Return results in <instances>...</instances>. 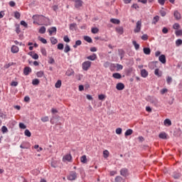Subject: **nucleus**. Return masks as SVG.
I'll return each instance as SVG.
<instances>
[{
    "label": "nucleus",
    "instance_id": "f257e3e1",
    "mask_svg": "<svg viewBox=\"0 0 182 182\" xmlns=\"http://www.w3.org/2000/svg\"><path fill=\"white\" fill-rule=\"evenodd\" d=\"M68 180L70 181H73L77 178V173L75 171H72L70 172L69 175L67 177Z\"/></svg>",
    "mask_w": 182,
    "mask_h": 182
},
{
    "label": "nucleus",
    "instance_id": "f03ea898",
    "mask_svg": "<svg viewBox=\"0 0 182 182\" xmlns=\"http://www.w3.org/2000/svg\"><path fill=\"white\" fill-rule=\"evenodd\" d=\"M82 66L83 70H89V68H90V66H92V62L85 61L84 63H82Z\"/></svg>",
    "mask_w": 182,
    "mask_h": 182
},
{
    "label": "nucleus",
    "instance_id": "7ed1b4c3",
    "mask_svg": "<svg viewBox=\"0 0 182 182\" xmlns=\"http://www.w3.org/2000/svg\"><path fill=\"white\" fill-rule=\"evenodd\" d=\"M141 30V21H138L136 22V28H134V32L135 33H139V32H140Z\"/></svg>",
    "mask_w": 182,
    "mask_h": 182
},
{
    "label": "nucleus",
    "instance_id": "20e7f679",
    "mask_svg": "<svg viewBox=\"0 0 182 182\" xmlns=\"http://www.w3.org/2000/svg\"><path fill=\"white\" fill-rule=\"evenodd\" d=\"M120 175L123 177H127L129 176V169L123 168L120 170Z\"/></svg>",
    "mask_w": 182,
    "mask_h": 182
},
{
    "label": "nucleus",
    "instance_id": "39448f33",
    "mask_svg": "<svg viewBox=\"0 0 182 182\" xmlns=\"http://www.w3.org/2000/svg\"><path fill=\"white\" fill-rule=\"evenodd\" d=\"M63 161H72V154H68L63 157Z\"/></svg>",
    "mask_w": 182,
    "mask_h": 182
},
{
    "label": "nucleus",
    "instance_id": "423d86ee",
    "mask_svg": "<svg viewBox=\"0 0 182 182\" xmlns=\"http://www.w3.org/2000/svg\"><path fill=\"white\" fill-rule=\"evenodd\" d=\"M29 73H32V68H31L30 67L24 68L23 75H25V76H28V75H29Z\"/></svg>",
    "mask_w": 182,
    "mask_h": 182
},
{
    "label": "nucleus",
    "instance_id": "0eeeda50",
    "mask_svg": "<svg viewBox=\"0 0 182 182\" xmlns=\"http://www.w3.org/2000/svg\"><path fill=\"white\" fill-rule=\"evenodd\" d=\"M173 16L176 21H180V19H181V14L180 12H178V11H175L173 12Z\"/></svg>",
    "mask_w": 182,
    "mask_h": 182
},
{
    "label": "nucleus",
    "instance_id": "6e6552de",
    "mask_svg": "<svg viewBox=\"0 0 182 182\" xmlns=\"http://www.w3.org/2000/svg\"><path fill=\"white\" fill-rule=\"evenodd\" d=\"M56 31H57L56 27H51L48 29V32H49L50 36H52V35H53V33H55V35Z\"/></svg>",
    "mask_w": 182,
    "mask_h": 182
},
{
    "label": "nucleus",
    "instance_id": "1a4fd4ad",
    "mask_svg": "<svg viewBox=\"0 0 182 182\" xmlns=\"http://www.w3.org/2000/svg\"><path fill=\"white\" fill-rule=\"evenodd\" d=\"M159 62H161V63H163V64L166 63V55L164 54L161 55L159 57Z\"/></svg>",
    "mask_w": 182,
    "mask_h": 182
},
{
    "label": "nucleus",
    "instance_id": "9d476101",
    "mask_svg": "<svg viewBox=\"0 0 182 182\" xmlns=\"http://www.w3.org/2000/svg\"><path fill=\"white\" fill-rule=\"evenodd\" d=\"M116 89L117 90H123V89H124V84H123L122 82L117 83L116 85Z\"/></svg>",
    "mask_w": 182,
    "mask_h": 182
},
{
    "label": "nucleus",
    "instance_id": "9b49d317",
    "mask_svg": "<svg viewBox=\"0 0 182 182\" xmlns=\"http://www.w3.org/2000/svg\"><path fill=\"white\" fill-rule=\"evenodd\" d=\"M75 6L77 9L80 8V6L83 5V1H82V0H75Z\"/></svg>",
    "mask_w": 182,
    "mask_h": 182
},
{
    "label": "nucleus",
    "instance_id": "f8f14e48",
    "mask_svg": "<svg viewBox=\"0 0 182 182\" xmlns=\"http://www.w3.org/2000/svg\"><path fill=\"white\" fill-rule=\"evenodd\" d=\"M141 77H147V76H149V72H147L146 69L141 70Z\"/></svg>",
    "mask_w": 182,
    "mask_h": 182
},
{
    "label": "nucleus",
    "instance_id": "ddd939ff",
    "mask_svg": "<svg viewBox=\"0 0 182 182\" xmlns=\"http://www.w3.org/2000/svg\"><path fill=\"white\" fill-rule=\"evenodd\" d=\"M116 32L119 33V35H123L124 31L122 26H119L116 28Z\"/></svg>",
    "mask_w": 182,
    "mask_h": 182
},
{
    "label": "nucleus",
    "instance_id": "4468645a",
    "mask_svg": "<svg viewBox=\"0 0 182 182\" xmlns=\"http://www.w3.org/2000/svg\"><path fill=\"white\" fill-rule=\"evenodd\" d=\"M11 50L12 53H18L19 52V48L16 46H13Z\"/></svg>",
    "mask_w": 182,
    "mask_h": 182
},
{
    "label": "nucleus",
    "instance_id": "2eb2a0df",
    "mask_svg": "<svg viewBox=\"0 0 182 182\" xmlns=\"http://www.w3.org/2000/svg\"><path fill=\"white\" fill-rule=\"evenodd\" d=\"M172 177H173V178L175 179H178L180 178V177H181V173L179 172L175 171L173 173Z\"/></svg>",
    "mask_w": 182,
    "mask_h": 182
},
{
    "label": "nucleus",
    "instance_id": "dca6fc26",
    "mask_svg": "<svg viewBox=\"0 0 182 182\" xmlns=\"http://www.w3.org/2000/svg\"><path fill=\"white\" fill-rule=\"evenodd\" d=\"M97 58V55L95 53L87 57V59H88V60H96Z\"/></svg>",
    "mask_w": 182,
    "mask_h": 182
},
{
    "label": "nucleus",
    "instance_id": "f3484780",
    "mask_svg": "<svg viewBox=\"0 0 182 182\" xmlns=\"http://www.w3.org/2000/svg\"><path fill=\"white\" fill-rule=\"evenodd\" d=\"M154 75L157 76L158 77H161L162 73L160 71V69L156 68L154 70Z\"/></svg>",
    "mask_w": 182,
    "mask_h": 182
},
{
    "label": "nucleus",
    "instance_id": "a211bd4d",
    "mask_svg": "<svg viewBox=\"0 0 182 182\" xmlns=\"http://www.w3.org/2000/svg\"><path fill=\"white\" fill-rule=\"evenodd\" d=\"M65 75L67 76H73L75 75V71L73 69L68 70Z\"/></svg>",
    "mask_w": 182,
    "mask_h": 182
},
{
    "label": "nucleus",
    "instance_id": "6ab92c4d",
    "mask_svg": "<svg viewBox=\"0 0 182 182\" xmlns=\"http://www.w3.org/2000/svg\"><path fill=\"white\" fill-rule=\"evenodd\" d=\"M164 126H166L168 127L171 126V120H170L169 119H166L164 121Z\"/></svg>",
    "mask_w": 182,
    "mask_h": 182
},
{
    "label": "nucleus",
    "instance_id": "aec40b11",
    "mask_svg": "<svg viewBox=\"0 0 182 182\" xmlns=\"http://www.w3.org/2000/svg\"><path fill=\"white\" fill-rule=\"evenodd\" d=\"M132 134H133V129H127L124 133L126 137H127V136H132Z\"/></svg>",
    "mask_w": 182,
    "mask_h": 182
},
{
    "label": "nucleus",
    "instance_id": "412c9836",
    "mask_svg": "<svg viewBox=\"0 0 182 182\" xmlns=\"http://www.w3.org/2000/svg\"><path fill=\"white\" fill-rule=\"evenodd\" d=\"M159 139H163V140H166L167 139V134L166 132H161L159 135Z\"/></svg>",
    "mask_w": 182,
    "mask_h": 182
},
{
    "label": "nucleus",
    "instance_id": "4be33fe9",
    "mask_svg": "<svg viewBox=\"0 0 182 182\" xmlns=\"http://www.w3.org/2000/svg\"><path fill=\"white\" fill-rule=\"evenodd\" d=\"M143 50L145 55H150L151 53V50L149 48H144Z\"/></svg>",
    "mask_w": 182,
    "mask_h": 182
},
{
    "label": "nucleus",
    "instance_id": "5701e85b",
    "mask_svg": "<svg viewBox=\"0 0 182 182\" xmlns=\"http://www.w3.org/2000/svg\"><path fill=\"white\" fill-rule=\"evenodd\" d=\"M110 22H112V23H114L115 25H119V23H120V20L117 18H111Z\"/></svg>",
    "mask_w": 182,
    "mask_h": 182
},
{
    "label": "nucleus",
    "instance_id": "b1692460",
    "mask_svg": "<svg viewBox=\"0 0 182 182\" xmlns=\"http://www.w3.org/2000/svg\"><path fill=\"white\" fill-rule=\"evenodd\" d=\"M112 77L114 79H122V75L119 73H115L112 75Z\"/></svg>",
    "mask_w": 182,
    "mask_h": 182
},
{
    "label": "nucleus",
    "instance_id": "393cba45",
    "mask_svg": "<svg viewBox=\"0 0 182 182\" xmlns=\"http://www.w3.org/2000/svg\"><path fill=\"white\" fill-rule=\"evenodd\" d=\"M160 20V17L159 16H156L154 17V19L152 21V24L156 25L157 23V21Z\"/></svg>",
    "mask_w": 182,
    "mask_h": 182
},
{
    "label": "nucleus",
    "instance_id": "a878e982",
    "mask_svg": "<svg viewBox=\"0 0 182 182\" xmlns=\"http://www.w3.org/2000/svg\"><path fill=\"white\" fill-rule=\"evenodd\" d=\"M80 45H82V41L77 40L75 41V44L73 46V48L76 49V48H77L78 46H80Z\"/></svg>",
    "mask_w": 182,
    "mask_h": 182
},
{
    "label": "nucleus",
    "instance_id": "bb28decb",
    "mask_svg": "<svg viewBox=\"0 0 182 182\" xmlns=\"http://www.w3.org/2000/svg\"><path fill=\"white\" fill-rule=\"evenodd\" d=\"M132 43L135 48V50H139V49L140 48V45H139V43H137V42L136 41H132Z\"/></svg>",
    "mask_w": 182,
    "mask_h": 182
},
{
    "label": "nucleus",
    "instance_id": "cd10ccee",
    "mask_svg": "<svg viewBox=\"0 0 182 182\" xmlns=\"http://www.w3.org/2000/svg\"><path fill=\"white\" fill-rule=\"evenodd\" d=\"M55 86V87H56L57 89H59V88L62 86V80H58L56 82Z\"/></svg>",
    "mask_w": 182,
    "mask_h": 182
},
{
    "label": "nucleus",
    "instance_id": "c85d7f7f",
    "mask_svg": "<svg viewBox=\"0 0 182 182\" xmlns=\"http://www.w3.org/2000/svg\"><path fill=\"white\" fill-rule=\"evenodd\" d=\"M84 40H85L86 42H88V43H92V38L87 36H84Z\"/></svg>",
    "mask_w": 182,
    "mask_h": 182
},
{
    "label": "nucleus",
    "instance_id": "c756f323",
    "mask_svg": "<svg viewBox=\"0 0 182 182\" xmlns=\"http://www.w3.org/2000/svg\"><path fill=\"white\" fill-rule=\"evenodd\" d=\"M29 55L31 56V58H33V59H39V55H38V53H34L32 55V53H29Z\"/></svg>",
    "mask_w": 182,
    "mask_h": 182
},
{
    "label": "nucleus",
    "instance_id": "7c9ffc66",
    "mask_svg": "<svg viewBox=\"0 0 182 182\" xmlns=\"http://www.w3.org/2000/svg\"><path fill=\"white\" fill-rule=\"evenodd\" d=\"M39 33H45L46 32V28L45 26H42L40 28L39 31H38Z\"/></svg>",
    "mask_w": 182,
    "mask_h": 182
},
{
    "label": "nucleus",
    "instance_id": "2f4dec72",
    "mask_svg": "<svg viewBox=\"0 0 182 182\" xmlns=\"http://www.w3.org/2000/svg\"><path fill=\"white\" fill-rule=\"evenodd\" d=\"M68 52H70V46L68 44L65 45L64 53H68Z\"/></svg>",
    "mask_w": 182,
    "mask_h": 182
},
{
    "label": "nucleus",
    "instance_id": "473e14b6",
    "mask_svg": "<svg viewBox=\"0 0 182 182\" xmlns=\"http://www.w3.org/2000/svg\"><path fill=\"white\" fill-rule=\"evenodd\" d=\"M24 134L27 137H31V136H32V134L31 133V131H29V129H26L24 132Z\"/></svg>",
    "mask_w": 182,
    "mask_h": 182
},
{
    "label": "nucleus",
    "instance_id": "72a5a7b5",
    "mask_svg": "<svg viewBox=\"0 0 182 182\" xmlns=\"http://www.w3.org/2000/svg\"><path fill=\"white\" fill-rule=\"evenodd\" d=\"M149 102L151 103H157V99L154 97H149Z\"/></svg>",
    "mask_w": 182,
    "mask_h": 182
},
{
    "label": "nucleus",
    "instance_id": "f704fd0d",
    "mask_svg": "<svg viewBox=\"0 0 182 182\" xmlns=\"http://www.w3.org/2000/svg\"><path fill=\"white\" fill-rule=\"evenodd\" d=\"M50 42L52 45H56V43H58V39L55 38V37H52L50 38Z\"/></svg>",
    "mask_w": 182,
    "mask_h": 182
},
{
    "label": "nucleus",
    "instance_id": "c9c22d12",
    "mask_svg": "<svg viewBox=\"0 0 182 182\" xmlns=\"http://www.w3.org/2000/svg\"><path fill=\"white\" fill-rule=\"evenodd\" d=\"M43 75H44V73L42 70L41 71H38L36 73L37 77H43Z\"/></svg>",
    "mask_w": 182,
    "mask_h": 182
},
{
    "label": "nucleus",
    "instance_id": "e433bc0d",
    "mask_svg": "<svg viewBox=\"0 0 182 182\" xmlns=\"http://www.w3.org/2000/svg\"><path fill=\"white\" fill-rule=\"evenodd\" d=\"M81 163H83L84 164H86V162L87 161V159L86 158V155H83L81 157Z\"/></svg>",
    "mask_w": 182,
    "mask_h": 182
},
{
    "label": "nucleus",
    "instance_id": "4c0bfd02",
    "mask_svg": "<svg viewBox=\"0 0 182 182\" xmlns=\"http://www.w3.org/2000/svg\"><path fill=\"white\" fill-rule=\"evenodd\" d=\"M109 151L105 150L103 151V156L105 159H107V157H109Z\"/></svg>",
    "mask_w": 182,
    "mask_h": 182
},
{
    "label": "nucleus",
    "instance_id": "58836bf2",
    "mask_svg": "<svg viewBox=\"0 0 182 182\" xmlns=\"http://www.w3.org/2000/svg\"><path fill=\"white\" fill-rule=\"evenodd\" d=\"M14 18H16V19H19V18H21V13L18 11L14 12Z\"/></svg>",
    "mask_w": 182,
    "mask_h": 182
},
{
    "label": "nucleus",
    "instance_id": "ea45409f",
    "mask_svg": "<svg viewBox=\"0 0 182 182\" xmlns=\"http://www.w3.org/2000/svg\"><path fill=\"white\" fill-rule=\"evenodd\" d=\"M176 36L178 37V36H182V30H177L175 32Z\"/></svg>",
    "mask_w": 182,
    "mask_h": 182
},
{
    "label": "nucleus",
    "instance_id": "a19ab883",
    "mask_svg": "<svg viewBox=\"0 0 182 182\" xmlns=\"http://www.w3.org/2000/svg\"><path fill=\"white\" fill-rule=\"evenodd\" d=\"M123 181V178L122 176H118L115 178V182H122Z\"/></svg>",
    "mask_w": 182,
    "mask_h": 182
},
{
    "label": "nucleus",
    "instance_id": "79ce46f5",
    "mask_svg": "<svg viewBox=\"0 0 182 182\" xmlns=\"http://www.w3.org/2000/svg\"><path fill=\"white\" fill-rule=\"evenodd\" d=\"M32 85H33V86L39 85V80L38 79H33L32 81Z\"/></svg>",
    "mask_w": 182,
    "mask_h": 182
},
{
    "label": "nucleus",
    "instance_id": "37998d69",
    "mask_svg": "<svg viewBox=\"0 0 182 182\" xmlns=\"http://www.w3.org/2000/svg\"><path fill=\"white\" fill-rule=\"evenodd\" d=\"M173 29H176V31L180 29V24L178 23H176L173 25Z\"/></svg>",
    "mask_w": 182,
    "mask_h": 182
},
{
    "label": "nucleus",
    "instance_id": "c03bdc74",
    "mask_svg": "<svg viewBox=\"0 0 182 182\" xmlns=\"http://www.w3.org/2000/svg\"><path fill=\"white\" fill-rule=\"evenodd\" d=\"M41 122L46 123V122H49V117H41Z\"/></svg>",
    "mask_w": 182,
    "mask_h": 182
},
{
    "label": "nucleus",
    "instance_id": "a18cd8bd",
    "mask_svg": "<svg viewBox=\"0 0 182 182\" xmlns=\"http://www.w3.org/2000/svg\"><path fill=\"white\" fill-rule=\"evenodd\" d=\"M57 48L59 50H63V48H64L63 43H58Z\"/></svg>",
    "mask_w": 182,
    "mask_h": 182
},
{
    "label": "nucleus",
    "instance_id": "49530a36",
    "mask_svg": "<svg viewBox=\"0 0 182 182\" xmlns=\"http://www.w3.org/2000/svg\"><path fill=\"white\" fill-rule=\"evenodd\" d=\"M182 45V40L181 39H178L176 41V46H180Z\"/></svg>",
    "mask_w": 182,
    "mask_h": 182
},
{
    "label": "nucleus",
    "instance_id": "de8ad7c7",
    "mask_svg": "<svg viewBox=\"0 0 182 182\" xmlns=\"http://www.w3.org/2000/svg\"><path fill=\"white\" fill-rule=\"evenodd\" d=\"M98 99L99 100H105V99H106V95L101 94L98 95Z\"/></svg>",
    "mask_w": 182,
    "mask_h": 182
},
{
    "label": "nucleus",
    "instance_id": "09e8293b",
    "mask_svg": "<svg viewBox=\"0 0 182 182\" xmlns=\"http://www.w3.org/2000/svg\"><path fill=\"white\" fill-rule=\"evenodd\" d=\"M76 28V23H73L70 24V31H73Z\"/></svg>",
    "mask_w": 182,
    "mask_h": 182
},
{
    "label": "nucleus",
    "instance_id": "8fccbe9b",
    "mask_svg": "<svg viewBox=\"0 0 182 182\" xmlns=\"http://www.w3.org/2000/svg\"><path fill=\"white\" fill-rule=\"evenodd\" d=\"M38 40L42 42V43H48V41H46V39L42 38V37H38Z\"/></svg>",
    "mask_w": 182,
    "mask_h": 182
},
{
    "label": "nucleus",
    "instance_id": "3c124183",
    "mask_svg": "<svg viewBox=\"0 0 182 182\" xmlns=\"http://www.w3.org/2000/svg\"><path fill=\"white\" fill-rule=\"evenodd\" d=\"M2 133H8V128L6 126H3L1 127Z\"/></svg>",
    "mask_w": 182,
    "mask_h": 182
},
{
    "label": "nucleus",
    "instance_id": "603ef678",
    "mask_svg": "<svg viewBox=\"0 0 182 182\" xmlns=\"http://www.w3.org/2000/svg\"><path fill=\"white\" fill-rule=\"evenodd\" d=\"M119 56H120V59H123V58L124 57V50H119Z\"/></svg>",
    "mask_w": 182,
    "mask_h": 182
},
{
    "label": "nucleus",
    "instance_id": "864d4df0",
    "mask_svg": "<svg viewBox=\"0 0 182 182\" xmlns=\"http://www.w3.org/2000/svg\"><path fill=\"white\" fill-rule=\"evenodd\" d=\"M63 41H64V42H66L67 43H69V42H70V39L69 38V37L68 36H64Z\"/></svg>",
    "mask_w": 182,
    "mask_h": 182
},
{
    "label": "nucleus",
    "instance_id": "5fc2aeb1",
    "mask_svg": "<svg viewBox=\"0 0 182 182\" xmlns=\"http://www.w3.org/2000/svg\"><path fill=\"white\" fill-rule=\"evenodd\" d=\"M166 82L168 85H171V82H173V78L171 77H168L166 79Z\"/></svg>",
    "mask_w": 182,
    "mask_h": 182
},
{
    "label": "nucleus",
    "instance_id": "6e6d98bb",
    "mask_svg": "<svg viewBox=\"0 0 182 182\" xmlns=\"http://www.w3.org/2000/svg\"><path fill=\"white\" fill-rule=\"evenodd\" d=\"M91 32H92V33H97V32H99V28H92L91 29Z\"/></svg>",
    "mask_w": 182,
    "mask_h": 182
},
{
    "label": "nucleus",
    "instance_id": "4d7b16f0",
    "mask_svg": "<svg viewBox=\"0 0 182 182\" xmlns=\"http://www.w3.org/2000/svg\"><path fill=\"white\" fill-rule=\"evenodd\" d=\"M48 63H50V65H53V63H55V59H53V58L50 57L48 60Z\"/></svg>",
    "mask_w": 182,
    "mask_h": 182
},
{
    "label": "nucleus",
    "instance_id": "13d9d810",
    "mask_svg": "<svg viewBox=\"0 0 182 182\" xmlns=\"http://www.w3.org/2000/svg\"><path fill=\"white\" fill-rule=\"evenodd\" d=\"M20 23L22 26H24V28H28V23L25 21H21Z\"/></svg>",
    "mask_w": 182,
    "mask_h": 182
},
{
    "label": "nucleus",
    "instance_id": "bf43d9fd",
    "mask_svg": "<svg viewBox=\"0 0 182 182\" xmlns=\"http://www.w3.org/2000/svg\"><path fill=\"white\" fill-rule=\"evenodd\" d=\"M20 129H26V125H25V124L20 122L18 124Z\"/></svg>",
    "mask_w": 182,
    "mask_h": 182
},
{
    "label": "nucleus",
    "instance_id": "052dcab7",
    "mask_svg": "<svg viewBox=\"0 0 182 182\" xmlns=\"http://www.w3.org/2000/svg\"><path fill=\"white\" fill-rule=\"evenodd\" d=\"M141 39H142V41H147V39H149V36H147V34H144L141 36Z\"/></svg>",
    "mask_w": 182,
    "mask_h": 182
},
{
    "label": "nucleus",
    "instance_id": "680f3d73",
    "mask_svg": "<svg viewBox=\"0 0 182 182\" xmlns=\"http://www.w3.org/2000/svg\"><path fill=\"white\" fill-rule=\"evenodd\" d=\"M166 1L167 0H158V4H159V5H164V4H166Z\"/></svg>",
    "mask_w": 182,
    "mask_h": 182
},
{
    "label": "nucleus",
    "instance_id": "e2e57ef3",
    "mask_svg": "<svg viewBox=\"0 0 182 182\" xmlns=\"http://www.w3.org/2000/svg\"><path fill=\"white\" fill-rule=\"evenodd\" d=\"M0 117H1V119H6V114H4V112H0Z\"/></svg>",
    "mask_w": 182,
    "mask_h": 182
},
{
    "label": "nucleus",
    "instance_id": "0e129e2a",
    "mask_svg": "<svg viewBox=\"0 0 182 182\" xmlns=\"http://www.w3.org/2000/svg\"><path fill=\"white\" fill-rule=\"evenodd\" d=\"M41 52L42 55H43V56H46V49L43 48L41 49Z\"/></svg>",
    "mask_w": 182,
    "mask_h": 182
},
{
    "label": "nucleus",
    "instance_id": "69168bd1",
    "mask_svg": "<svg viewBox=\"0 0 182 182\" xmlns=\"http://www.w3.org/2000/svg\"><path fill=\"white\" fill-rule=\"evenodd\" d=\"M115 132L117 134H120L122 132V128H117Z\"/></svg>",
    "mask_w": 182,
    "mask_h": 182
},
{
    "label": "nucleus",
    "instance_id": "338daca9",
    "mask_svg": "<svg viewBox=\"0 0 182 182\" xmlns=\"http://www.w3.org/2000/svg\"><path fill=\"white\" fill-rule=\"evenodd\" d=\"M109 66H110V63H109V61H107L104 63V68H109Z\"/></svg>",
    "mask_w": 182,
    "mask_h": 182
},
{
    "label": "nucleus",
    "instance_id": "774afa93",
    "mask_svg": "<svg viewBox=\"0 0 182 182\" xmlns=\"http://www.w3.org/2000/svg\"><path fill=\"white\" fill-rule=\"evenodd\" d=\"M11 86H14V87L18 86V82L12 81L11 83Z\"/></svg>",
    "mask_w": 182,
    "mask_h": 182
}]
</instances>
